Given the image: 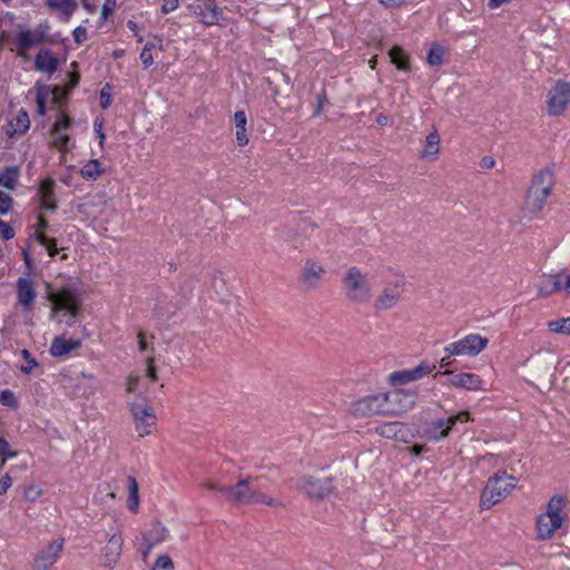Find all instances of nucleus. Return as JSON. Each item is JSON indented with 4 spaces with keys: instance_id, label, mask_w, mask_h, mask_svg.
<instances>
[{
    "instance_id": "nucleus-5",
    "label": "nucleus",
    "mask_w": 570,
    "mask_h": 570,
    "mask_svg": "<svg viewBox=\"0 0 570 570\" xmlns=\"http://www.w3.org/2000/svg\"><path fill=\"white\" fill-rule=\"evenodd\" d=\"M566 507L561 495H553L547 503L546 511L538 515L535 529L539 540H549L554 532L561 528L564 518L562 517Z\"/></svg>"
},
{
    "instance_id": "nucleus-48",
    "label": "nucleus",
    "mask_w": 570,
    "mask_h": 570,
    "mask_svg": "<svg viewBox=\"0 0 570 570\" xmlns=\"http://www.w3.org/2000/svg\"><path fill=\"white\" fill-rule=\"evenodd\" d=\"M55 181L52 179H46L40 185V198L53 197Z\"/></svg>"
},
{
    "instance_id": "nucleus-34",
    "label": "nucleus",
    "mask_w": 570,
    "mask_h": 570,
    "mask_svg": "<svg viewBox=\"0 0 570 570\" xmlns=\"http://www.w3.org/2000/svg\"><path fill=\"white\" fill-rule=\"evenodd\" d=\"M556 293H559V289L554 275L548 276L538 286V295L541 297H549Z\"/></svg>"
},
{
    "instance_id": "nucleus-9",
    "label": "nucleus",
    "mask_w": 570,
    "mask_h": 570,
    "mask_svg": "<svg viewBox=\"0 0 570 570\" xmlns=\"http://www.w3.org/2000/svg\"><path fill=\"white\" fill-rule=\"evenodd\" d=\"M326 275L325 266L314 259L306 258L298 275V284L305 292L316 291L324 282Z\"/></svg>"
},
{
    "instance_id": "nucleus-14",
    "label": "nucleus",
    "mask_w": 570,
    "mask_h": 570,
    "mask_svg": "<svg viewBox=\"0 0 570 570\" xmlns=\"http://www.w3.org/2000/svg\"><path fill=\"white\" fill-rule=\"evenodd\" d=\"M63 544L65 539L59 538L42 548L33 559L32 570H50L61 557Z\"/></svg>"
},
{
    "instance_id": "nucleus-63",
    "label": "nucleus",
    "mask_w": 570,
    "mask_h": 570,
    "mask_svg": "<svg viewBox=\"0 0 570 570\" xmlns=\"http://www.w3.org/2000/svg\"><path fill=\"white\" fill-rule=\"evenodd\" d=\"M406 0H380V2L386 8L399 7L404 3Z\"/></svg>"
},
{
    "instance_id": "nucleus-26",
    "label": "nucleus",
    "mask_w": 570,
    "mask_h": 570,
    "mask_svg": "<svg viewBox=\"0 0 570 570\" xmlns=\"http://www.w3.org/2000/svg\"><path fill=\"white\" fill-rule=\"evenodd\" d=\"M440 153V136L436 129H433L425 138L424 148L420 157L422 159H433Z\"/></svg>"
},
{
    "instance_id": "nucleus-13",
    "label": "nucleus",
    "mask_w": 570,
    "mask_h": 570,
    "mask_svg": "<svg viewBox=\"0 0 570 570\" xmlns=\"http://www.w3.org/2000/svg\"><path fill=\"white\" fill-rule=\"evenodd\" d=\"M387 396L386 404L389 415H402L412 410L417 400V393L411 390L397 389L391 393H385Z\"/></svg>"
},
{
    "instance_id": "nucleus-4",
    "label": "nucleus",
    "mask_w": 570,
    "mask_h": 570,
    "mask_svg": "<svg viewBox=\"0 0 570 570\" xmlns=\"http://www.w3.org/2000/svg\"><path fill=\"white\" fill-rule=\"evenodd\" d=\"M48 299L51 302V317L55 318L60 312H65L69 316L67 325L72 326L82 306L79 289L72 286H63L57 292H50Z\"/></svg>"
},
{
    "instance_id": "nucleus-19",
    "label": "nucleus",
    "mask_w": 570,
    "mask_h": 570,
    "mask_svg": "<svg viewBox=\"0 0 570 570\" xmlns=\"http://www.w3.org/2000/svg\"><path fill=\"white\" fill-rule=\"evenodd\" d=\"M124 548V539L119 532H116L110 535L107 544L102 549V563L105 567L114 568L121 553Z\"/></svg>"
},
{
    "instance_id": "nucleus-62",
    "label": "nucleus",
    "mask_w": 570,
    "mask_h": 570,
    "mask_svg": "<svg viewBox=\"0 0 570 570\" xmlns=\"http://www.w3.org/2000/svg\"><path fill=\"white\" fill-rule=\"evenodd\" d=\"M139 507V497H128V508L132 512H137Z\"/></svg>"
},
{
    "instance_id": "nucleus-52",
    "label": "nucleus",
    "mask_w": 570,
    "mask_h": 570,
    "mask_svg": "<svg viewBox=\"0 0 570 570\" xmlns=\"http://www.w3.org/2000/svg\"><path fill=\"white\" fill-rule=\"evenodd\" d=\"M129 497H139V485L136 478L129 475L127 478Z\"/></svg>"
},
{
    "instance_id": "nucleus-25",
    "label": "nucleus",
    "mask_w": 570,
    "mask_h": 570,
    "mask_svg": "<svg viewBox=\"0 0 570 570\" xmlns=\"http://www.w3.org/2000/svg\"><path fill=\"white\" fill-rule=\"evenodd\" d=\"M35 65L37 70L53 73L58 67V60L50 50H40L36 57Z\"/></svg>"
},
{
    "instance_id": "nucleus-59",
    "label": "nucleus",
    "mask_w": 570,
    "mask_h": 570,
    "mask_svg": "<svg viewBox=\"0 0 570 570\" xmlns=\"http://www.w3.org/2000/svg\"><path fill=\"white\" fill-rule=\"evenodd\" d=\"M41 207L48 210H55L57 208V204L53 197L41 198Z\"/></svg>"
},
{
    "instance_id": "nucleus-10",
    "label": "nucleus",
    "mask_w": 570,
    "mask_h": 570,
    "mask_svg": "<svg viewBox=\"0 0 570 570\" xmlns=\"http://www.w3.org/2000/svg\"><path fill=\"white\" fill-rule=\"evenodd\" d=\"M130 413L134 417L136 431L140 436L149 435L156 425L157 416L153 406L147 401L132 402L129 404Z\"/></svg>"
},
{
    "instance_id": "nucleus-47",
    "label": "nucleus",
    "mask_w": 570,
    "mask_h": 570,
    "mask_svg": "<svg viewBox=\"0 0 570 570\" xmlns=\"http://www.w3.org/2000/svg\"><path fill=\"white\" fill-rule=\"evenodd\" d=\"M174 563L167 554H161L156 560L155 566L151 570H173Z\"/></svg>"
},
{
    "instance_id": "nucleus-56",
    "label": "nucleus",
    "mask_w": 570,
    "mask_h": 570,
    "mask_svg": "<svg viewBox=\"0 0 570 570\" xmlns=\"http://www.w3.org/2000/svg\"><path fill=\"white\" fill-rule=\"evenodd\" d=\"M38 366V362L33 356L26 361V364L21 366V372L24 374H30L35 367Z\"/></svg>"
},
{
    "instance_id": "nucleus-6",
    "label": "nucleus",
    "mask_w": 570,
    "mask_h": 570,
    "mask_svg": "<svg viewBox=\"0 0 570 570\" xmlns=\"http://www.w3.org/2000/svg\"><path fill=\"white\" fill-rule=\"evenodd\" d=\"M517 485V479L504 471L497 472L488 480L481 495V507L490 509L505 498Z\"/></svg>"
},
{
    "instance_id": "nucleus-24",
    "label": "nucleus",
    "mask_w": 570,
    "mask_h": 570,
    "mask_svg": "<svg viewBox=\"0 0 570 570\" xmlns=\"http://www.w3.org/2000/svg\"><path fill=\"white\" fill-rule=\"evenodd\" d=\"M81 346L80 340H67L63 336H56L50 345L49 352L53 357H61Z\"/></svg>"
},
{
    "instance_id": "nucleus-54",
    "label": "nucleus",
    "mask_w": 570,
    "mask_h": 570,
    "mask_svg": "<svg viewBox=\"0 0 570 570\" xmlns=\"http://www.w3.org/2000/svg\"><path fill=\"white\" fill-rule=\"evenodd\" d=\"M12 485L11 476L6 473L0 478V495L4 494L7 490Z\"/></svg>"
},
{
    "instance_id": "nucleus-20",
    "label": "nucleus",
    "mask_w": 570,
    "mask_h": 570,
    "mask_svg": "<svg viewBox=\"0 0 570 570\" xmlns=\"http://www.w3.org/2000/svg\"><path fill=\"white\" fill-rule=\"evenodd\" d=\"M37 292L31 279L20 277L17 281V298L24 311H30L33 306Z\"/></svg>"
},
{
    "instance_id": "nucleus-50",
    "label": "nucleus",
    "mask_w": 570,
    "mask_h": 570,
    "mask_svg": "<svg viewBox=\"0 0 570 570\" xmlns=\"http://www.w3.org/2000/svg\"><path fill=\"white\" fill-rule=\"evenodd\" d=\"M117 1L116 0H105L101 8V19L107 20L109 16L116 10Z\"/></svg>"
},
{
    "instance_id": "nucleus-7",
    "label": "nucleus",
    "mask_w": 570,
    "mask_h": 570,
    "mask_svg": "<svg viewBox=\"0 0 570 570\" xmlns=\"http://www.w3.org/2000/svg\"><path fill=\"white\" fill-rule=\"evenodd\" d=\"M387 396L385 393L366 395L353 402L350 406V413L355 419H365L374 415H389Z\"/></svg>"
},
{
    "instance_id": "nucleus-11",
    "label": "nucleus",
    "mask_w": 570,
    "mask_h": 570,
    "mask_svg": "<svg viewBox=\"0 0 570 570\" xmlns=\"http://www.w3.org/2000/svg\"><path fill=\"white\" fill-rule=\"evenodd\" d=\"M489 341L479 334H469L444 347L445 353L454 356H475L488 345Z\"/></svg>"
},
{
    "instance_id": "nucleus-44",
    "label": "nucleus",
    "mask_w": 570,
    "mask_h": 570,
    "mask_svg": "<svg viewBox=\"0 0 570 570\" xmlns=\"http://www.w3.org/2000/svg\"><path fill=\"white\" fill-rule=\"evenodd\" d=\"M42 495V490L35 484L24 488L23 498L29 502H36Z\"/></svg>"
},
{
    "instance_id": "nucleus-40",
    "label": "nucleus",
    "mask_w": 570,
    "mask_h": 570,
    "mask_svg": "<svg viewBox=\"0 0 570 570\" xmlns=\"http://www.w3.org/2000/svg\"><path fill=\"white\" fill-rule=\"evenodd\" d=\"M37 240L46 246L47 250H48V254L52 257L55 256L57 253H58V248H57V242L56 239L53 238H49L47 237L45 234H38L37 235Z\"/></svg>"
},
{
    "instance_id": "nucleus-8",
    "label": "nucleus",
    "mask_w": 570,
    "mask_h": 570,
    "mask_svg": "<svg viewBox=\"0 0 570 570\" xmlns=\"http://www.w3.org/2000/svg\"><path fill=\"white\" fill-rule=\"evenodd\" d=\"M547 114L550 117L563 116L570 107V82L558 80L547 92Z\"/></svg>"
},
{
    "instance_id": "nucleus-61",
    "label": "nucleus",
    "mask_w": 570,
    "mask_h": 570,
    "mask_svg": "<svg viewBox=\"0 0 570 570\" xmlns=\"http://www.w3.org/2000/svg\"><path fill=\"white\" fill-rule=\"evenodd\" d=\"M100 106L102 109H107L110 106V95L105 92V89L100 92Z\"/></svg>"
},
{
    "instance_id": "nucleus-53",
    "label": "nucleus",
    "mask_w": 570,
    "mask_h": 570,
    "mask_svg": "<svg viewBox=\"0 0 570 570\" xmlns=\"http://www.w3.org/2000/svg\"><path fill=\"white\" fill-rule=\"evenodd\" d=\"M73 39L77 43H82L87 40V29L82 26L77 27L73 32Z\"/></svg>"
},
{
    "instance_id": "nucleus-45",
    "label": "nucleus",
    "mask_w": 570,
    "mask_h": 570,
    "mask_svg": "<svg viewBox=\"0 0 570 570\" xmlns=\"http://www.w3.org/2000/svg\"><path fill=\"white\" fill-rule=\"evenodd\" d=\"M52 136V140H51V146L57 148L58 150H61V151H65L67 149V145L70 140V137L66 134H58V135H51Z\"/></svg>"
},
{
    "instance_id": "nucleus-51",
    "label": "nucleus",
    "mask_w": 570,
    "mask_h": 570,
    "mask_svg": "<svg viewBox=\"0 0 570 570\" xmlns=\"http://www.w3.org/2000/svg\"><path fill=\"white\" fill-rule=\"evenodd\" d=\"M0 237L9 240L14 237V230L7 222L0 219Z\"/></svg>"
},
{
    "instance_id": "nucleus-60",
    "label": "nucleus",
    "mask_w": 570,
    "mask_h": 570,
    "mask_svg": "<svg viewBox=\"0 0 570 570\" xmlns=\"http://www.w3.org/2000/svg\"><path fill=\"white\" fill-rule=\"evenodd\" d=\"M138 382H139L138 376L130 375L128 379V382H127V391L130 393L135 392L137 389Z\"/></svg>"
},
{
    "instance_id": "nucleus-64",
    "label": "nucleus",
    "mask_w": 570,
    "mask_h": 570,
    "mask_svg": "<svg viewBox=\"0 0 570 570\" xmlns=\"http://www.w3.org/2000/svg\"><path fill=\"white\" fill-rule=\"evenodd\" d=\"M95 131L97 132V135L99 137V144L102 147L105 138H106V136L102 131V125L95 122Z\"/></svg>"
},
{
    "instance_id": "nucleus-58",
    "label": "nucleus",
    "mask_w": 570,
    "mask_h": 570,
    "mask_svg": "<svg viewBox=\"0 0 570 570\" xmlns=\"http://www.w3.org/2000/svg\"><path fill=\"white\" fill-rule=\"evenodd\" d=\"M316 100H317V106H316V109H315V116H320L322 114L324 105L327 104V99H326L325 94L324 92L323 94H318Z\"/></svg>"
},
{
    "instance_id": "nucleus-43",
    "label": "nucleus",
    "mask_w": 570,
    "mask_h": 570,
    "mask_svg": "<svg viewBox=\"0 0 570 570\" xmlns=\"http://www.w3.org/2000/svg\"><path fill=\"white\" fill-rule=\"evenodd\" d=\"M0 456H2V464H4L7 459H13L17 456V452L11 450L9 442L2 438H0Z\"/></svg>"
},
{
    "instance_id": "nucleus-2",
    "label": "nucleus",
    "mask_w": 570,
    "mask_h": 570,
    "mask_svg": "<svg viewBox=\"0 0 570 570\" xmlns=\"http://www.w3.org/2000/svg\"><path fill=\"white\" fill-rule=\"evenodd\" d=\"M553 184V171L549 168H543L534 175L522 207L524 217L531 219L543 209Z\"/></svg>"
},
{
    "instance_id": "nucleus-42",
    "label": "nucleus",
    "mask_w": 570,
    "mask_h": 570,
    "mask_svg": "<svg viewBox=\"0 0 570 570\" xmlns=\"http://www.w3.org/2000/svg\"><path fill=\"white\" fill-rule=\"evenodd\" d=\"M155 48V45L151 42H148L145 45L141 53H140V60L145 69L149 68L154 63V58L151 50Z\"/></svg>"
},
{
    "instance_id": "nucleus-23",
    "label": "nucleus",
    "mask_w": 570,
    "mask_h": 570,
    "mask_svg": "<svg viewBox=\"0 0 570 570\" xmlns=\"http://www.w3.org/2000/svg\"><path fill=\"white\" fill-rule=\"evenodd\" d=\"M46 6L52 13H58L65 22L69 21L78 8L77 0H46Z\"/></svg>"
},
{
    "instance_id": "nucleus-32",
    "label": "nucleus",
    "mask_w": 570,
    "mask_h": 570,
    "mask_svg": "<svg viewBox=\"0 0 570 570\" xmlns=\"http://www.w3.org/2000/svg\"><path fill=\"white\" fill-rule=\"evenodd\" d=\"M547 327L551 333L570 335V316L550 321L548 322Z\"/></svg>"
},
{
    "instance_id": "nucleus-38",
    "label": "nucleus",
    "mask_w": 570,
    "mask_h": 570,
    "mask_svg": "<svg viewBox=\"0 0 570 570\" xmlns=\"http://www.w3.org/2000/svg\"><path fill=\"white\" fill-rule=\"evenodd\" d=\"M444 48L439 45H433L428 53V62L431 66H440L443 62Z\"/></svg>"
},
{
    "instance_id": "nucleus-16",
    "label": "nucleus",
    "mask_w": 570,
    "mask_h": 570,
    "mask_svg": "<svg viewBox=\"0 0 570 570\" xmlns=\"http://www.w3.org/2000/svg\"><path fill=\"white\" fill-rule=\"evenodd\" d=\"M168 537V530L160 522H154L150 529L142 532L141 559L147 562L151 550L163 543Z\"/></svg>"
},
{
    "instance_id": "nucleus-3",
    "label": "nucleus",
    "mask_w": 570,
    "mask_h": 570,
    "mask_svg": "<svg viewBox=\"0 0 570 570\" xmlns=\"http://www.w3.org/2000/svg\"><path fill=\"white\" fill-rule=\"evenodd\" d=\"M344 297L352 304L362 305L373 297V286L367 274L357 266H350L342 275Z\"/></svg>"
},
{
    "instance_id": "nucleus-39",
    "label": "nucleus",
    "mask_w": 570,
    "mask_h": 570,
    "mask_svg": "<svg viewBox=\"0 0 570 570\" xmlns=\"http://www.w3.org/2000/svg\"><path fill=\"white\" fill-rule=\"evenodd\" d=\"M71 125V119L65 114L61 112L59 118L52 126L51 135H58L65 130H67Z\"/></svg>"
},
{
    "instance_id": "nucleus-27",
    "label": "nucleus",
    "mask_w": 570,
    "mask_h": 570,
    "mask_svg": "<svg viewBox=\"0 0 570 570\" xmlns=\"http://www.w3.org/2000/svg\"><path fill=\"white\" fill-rule=\"evenodd\" d=\"M40 43L32 30L23 29L17 37L18 55L23 56L31 47Z\"/></svg>"
},
{
    "instance_id": "nucleus-29",
    "label": "nucleus",
    "mask_w": 570,
    "mask_h": 570,
    "mask_svg": "<svg viewBox=\"0 0 570 570\" xmlns=\"http://www.w3.org/2000/svg\"><path fill=\"white\" fill-rule=\"evenodd\" d=\"M234 122L236 127V141L238 146H246L249 139L246 129L247 118L243 110H238L235 112Z\"/></svg>"
},
{
    "instance_id": "nucleus-17",
    "label": "nucleus",
    "mask_w": 570,
    "mask_h": 570,
    "mask_svg": "<svg viewBox=\"0 0 570 570\" xmlns=\"http://www.w3.org/2000/svg\"><path fill=\"white\" fill-rule=\"evenodd\" d=\"M193 13L206 26H214L222 19V10L215 0H198L191 6Z\"/></svg>"
},
{
    "instance_id": "nucleus-28",
    "label": "nucleus",
    "mask_w": 570,
    "mask_h": 570,
    "mask_svg": "<svg viewBox=\"0 0 570 570\" xmlns=\"http://www.w3.org/2000/svg\"><path fill=\"white\" fill-rule=\"evenodd\" d=\"M404 425L400 422H385L375 428V432L386 439H402Z\"/></svg>"
},
{
    "instance_id": "nucleus-33",
    "label": "nucleus",
    "mask_w": 570,
    "mask_h": 570,
    "mask_svg": "<svg viewBox=\"0 0 570 570\" xmlns=\"http://www.w3.org/2000/svg\"><path fill=\"white\" fill-rule=\"evenodd\" d=\"M102 170L100 168V163L96 159L89 160L83 167L80 169V175L82 178L89 180H96Z\"/></svg>"
},
{
    "instance_id": "nucleus-31",
    "label": "nucleus",
    "mask_w": 570,
    "mask_h": 570,
    "mask_svg": "<svg viewBox=\"0 0 570 570\" xmlns=\"http://www.w3.org/2000/svg\"><path fill=\"white\" fill-rule=\"evenodd\" d=\"M428 433L429 438L436 442L442 441L450 435L443 419L433 421L429 428Z\"/></svg>"
},
{
    "instance_id": "nucleus-36",
    "label": "nucleus",
    "mask_w": 570,
    "mask_h": 570,
    "mask_svg": "<svg viewBox=\"0 0 570 570\" xmlns=\"http://www.w3.org/2000/svg\"><path fill=\"white\" fill-rule=\"evenodd\" d=\"M18 178V171L16 168H7L4 173L0 175V185L8 188L14 189Z\"/></svg>"
},
{
    "instance_id": "nucleus-21",
    "label": "nucleus",
    "mask_w": 570,
    "mask_h": 570,
    "mask_svg": "<svg viewBox=\"0 0 570 570\" xmlns=\"http://www.w3.org/2000/svg\"><path fill=\"white\" fill-rule=\"evenodd\" d=\"M450 384L456 389H464L468 391H483L484 381L474 373H459L450 379Z\"/></svg>"
},
{
    "instance_id": "nucleus-57",
    "label": "nucleus",
    "mask_w": 570,
    "mask_h": 570,
    "mask_svg": "<svg viewBox=\"0 0 570 570\" xmlns=\"http://www.w3.org/2000/svg\"><path fill=\"white\" fill-rule=\"evenodd\" d=\"M147 376L151 381H156L157 380L156 367L154 365V357H148L147 358Z\"/></svg>"
},
{
    "instance_id": "nucleus-35",
    "label": "nucleus",
    "mask_w": 570,
    "mask_h": 570,
    "mask_svg": "<svg viewBox=\"0 0 570 570\" xmlns=\"http://www.w3.org/2000/svg\"><path fill=\"white\" fill-rule=\"evenodd\" d=\"M553 275L557 281L559 293L569 297L570 296V271L562 269Z\"/></svg>"
},
{
    "instance_id": "nucleus-12",
    "label": "nucleus",
    "mask_w": 570,
    "mask_h": 570,
    "mask_svg": "<svg viewBox=\"0 0 570 570\" xmlns=\"http://www.w3.org/2000/svg\"><path fill=\"white\" fill-rule=\"evenodd\" d=\"M297 488L311 499L323 500L332 494L334 490L333 479H318L312 475H304L298 479Z\"/></svg>"
},
{
    "instance_id": "nucleus-49",
    "label": "nucleus",
    "mask_w": 570,
    "mask_h": 570,
    "mask_svg": "<svg viewBox=\"0 0 570 570\" xmlns=\"http://www.w3.org/2000/svg\"><path fill=\"white\" fill-rule=\"evenodd\" d=\"M50 30V24L48 21L40 22L32 32L36 35V37L40 40L42 43L48 36V32Z\"/></svg>"
},
{
    "instance_id": "nucleus-37",
    "label": "nucleus",
    "mask_w": 570,
    "mask_h": 570,
    "mask_svg": "<svg viewBox=\"0 0 570 570\" xmlns=\"http://www.w3.org/2000/svg\"><path fill=\"white\" fill-rule=\"evenodd\" d=\"M471 420L470 413L468 411H461L455 415H451L448 419L443 420L445 422V426L449 431V434L454 429L458 423H465Z\"/></svg>"
},
{
    "instance_id": "nucleus-30",
    "label": "nucleus",
    "mask_w": 570,
    "mask_h": 570,
    "mask_svg": "<svg viewBox=\"0 0 570 570\" xmlns=\"http://www.w3.org/2000/svg\"><path fill=\"white\" fill-rule=\"evenodd\" d=\"M389 56L391 62L395 65L399 70L407 71L410 69L409 55L399 46H394L390 51Z\"/></svg>"
},
{
    "instance_id": "nucleus-18",
    "label": "nucleus",
    "mask_w": 570,
    "mask_h": 570,
    "mask_svg": "<svg viewBox=\"0 0 570 570\" xmlns=\"http://www.w3.org/2000/svg\"><path fill=\"white\" fill-rule=\"evenodd\" d=\"M403 287L400 283L387 284L375 298L374 308L386 311L394 307L401 299Z\"/></svg>"
},
{
    "instance_id": "nucleus-15",
    "label": "nucleus",
    "mask_w": 570,
    "mask_h": 570,
    "mask_svg": "<svg viewBox=\"0 0 570 570\" xmlns=\"http://www.w3.org/2000/svg\"><path fill=\"white\" fill-rule=\"evenodd\" d=\"M434 368V364L423 361L413 368L392 372L389 376V382L394 386L404 385L410 382L421 380L422 377L432 373Z\"/></svg>"
},
{
    "instance_id": "nucleus-55",
    "label": "nucleus",
    "mask_w": 570,
    "mask_h": 570,
    "mask_svg": "<svg viewBox=\"0 0 570 570\" xmlns=\"http://www.w3.org/2000/svg\"><path fill=\"white\" fill-rule=\"evenodd\" d=\"M178 0H164V3L161 6V12L167 14L178 8Z\"/></svg>"
},
{
    "instance_id": "nucleus-41",
    "label": "nucleus",
    "mask_w": 570,
    "mask_h": 570,
    "mask_svg": "<svg viewBox=\"0 0 570 570\" xmlns=\"http://www.w3.org/2000/svg\"><path fill=\"white\" fill-rule=\"evenodd\" d=\"M0 403L10 409L18 407V400L14 393L10 390H4L0 393Z\"/></svg>"
},
{
    "instance_id": "nucleus-46",
    "label": "nucleus",
    "mask_w": 570,
    "mask_h": 570,
    "mask_svg": "<svg viewBox=\"0 0 570 570\" xmlns=\"http://www.w3.org/2000/svg\"><path fill=\"white\" fill-rule=\"evenodd\" d=\"M12 205H13L12 197L9 194L0 190V214L1 215L8 214L11 210Z\"/></svg>"
},
{
    "instance_id": "nucleus-22",
    "label": "nucleus",
    "mask_w": 570,
    "mask_h": 570,
    "mask_svg": "<svg viewBox=\"0 0 570 570\" xmlns=\"http://www.w3.org/2000/svg\"><path fill=\"white\" fill-rule=\"evenodd\" d=\"M30 127L29 115L26 110L21 109L13 116L4 127V132L9 137L16 135H23Z\"/></svg>"
},
{
    "instance_id": "nucleus-1",
    "label": "nucleus",
    "mask_w": 570,
    "mask_h": 570,
    "mask_svg": "<svg viewBox=\"0 0 570 570\" xmlns=\"http://www.w3.org/2000/svg\"><path fill=\"white\" fill-rule=\"evenodd\" d=\"M259 478L248 476L239 480L235 485L228 488H219L227 501L237 504L263 503L273 508L283 507L282 501L261 491L257 484Z\"/></svg>"
}]
</instances>
